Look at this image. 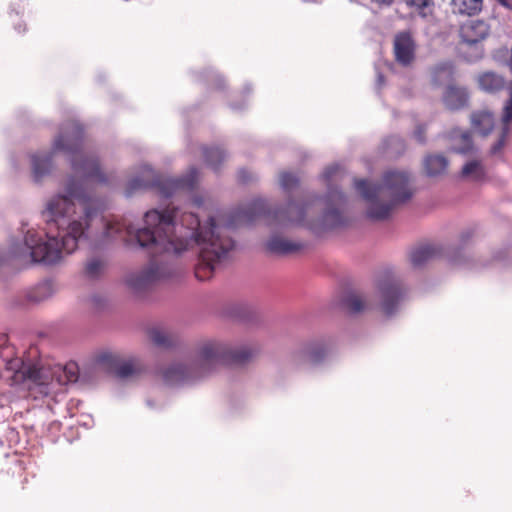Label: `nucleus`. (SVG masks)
I'll return each mask as SVG.
<instances>
[{
	"mask_svg": "<svg viewBox=\"0 0 512 512\" xmlns=\"http://www.w3.org/2000/svg\"><path fill=\"white\" fill-rule=\"evenodd\" d=\"M310 203L289 201L284 207L270 210L264 199H253L245 207L226 214L208 215L202 224L194 212L181 213L178 208L151 209L143 217V227H135L127 218L121 221L101 217L102 230L95 236V245H108L125 235L134 236L141 248L154 253L180 256L191 253L199 258L195 277L208 280L218 262L235 246L230 233L237 227L248 226L257 219L272 228L302 225Z\"/></svg>",
	"mask_w": 512,
	"mask_h": 512,
	"instance_id": "nucleus-1",
	"label": "nucleus"
},
{
	"mask_svg": "<svg viewBox=\"0 0 512 512\" xmlns=\"http://www.w3.org/2000/svg\"><path fill=\"white\" fill-rule=\"evenodd\" d=\"M389 141H393V142H396L397 144H399L400 148H403L404 145H403V141L401 138L399 137H396V136H393L389 139Z\"/></svg>",
	"mask_w": 512,
	"mask_h": 512,
	"instance_id": "nucleus-39",
	"label": "nucleus"
},
{
	"mask_svg": "<svg viewBox=\"0 0 512 512\" xmlns=\"http://www.w3.org/2000/svg\"><path fill=\"white\" fill-rule=\"evenodd\" d=\"M32 167V178L35 183H40L48 176L53 168L51 153H34L30 156Z\"/></svg>",
	"mask_w": 512,
	"mask_h": 512,
	"instance_id": "nucleus-13",
	"label": "nucleus"
},
{
	"mask_svg": "<svg viewBox=\"0 0 512 512\" xmlns=\"http://www.w3.org/2000/svg\"><path fill=\"white\" fill-rule=\"evenodd\" d=\"M501 6L512 10V3L510 0H496Z\"/></svg>",
	"mask_w": 512,
	"mask_h": 512,
	"instance_id": "nucleus-37",
	"label": "nucleus"
},
{
	"mask_svg": "<svg viewBox=\"0 0 512 512\" xmlns=\"http://www.w3.org/2000/svg\"><path fill=\"white\" fill-rule=\"evenodd\" d=\"M490 32L489 23L482 19H470L460 25L459 36L462 43L475 48V54L469 58V61H475L483 57L482 42L489 37Z\"/></svg>",
	"mask_w": 512,
	"mask_h": 512,
	"instance_id": "nucleus-9",
	"label": "nucleus"
},
{
	"mask_svg": "<svg viewBox=\"0 0 512 512\" xmlns=\"http://www.w3.org/2000/svg\"><path fill=\"white\" fill-rule=\"evenodd\" d=\"M151 341L160 347H169L172 345V341L169 337V335L158 328H154L149 333Z\"/></svg>",
	"mask_w": 512,
	"mask_h": 512,
	"instance_id": "nucleus-29",
	"label": "nucleus"
},
{
	"mask_svg": "<svg viewBox=\"0 0 512 512\" xmlns=\"http://www.w3.org/2000/svg\"><path fill=\"white\" fill-rule=\"evenodd\" d=\"M203 155L206 164L214 171H217L226 159L225 151L219 147L204 148Z\"/></svg>",
	"mask_w": 512,
	"mask_h": 512,
	"instance_id": "nucleus-25",
	"label": "nucleus"
},
{
	"mask_svg": "<svg viewBox=\"0 0 512 512\" xmlns=\"http://www.w3.org/2000/svg\"><path fill=\"white\" fill-rule=\"evenodd\" d=\"M253 355L254 350L248 347L234 350L225 343L208 341L198 347L189 367L181 363L172 364L165 369L163 379L170 386L192 383L210 375L222 365L243 364Z\"/></svg>",
	"mask_w": 512,
	"mask_h": 512,
	"instance_id": "nucleus-3",
	"label": "nucleus"
},
{
	"mask_svg": "<svg viewBox=\"0 0 512 512\" xmlns=\"http://www.w3.org/2000/svg\"><path fill=\"white\" fill-rule=\"evenodd\" d=\"M251 92V88L245 87V93L249 94Z\"/></svg>",
	"mask_w": 512,
	"mask_h": 512,
	"instance_id": "nucleus-42",
	"label": "nucleus"
},
{
	"mask_svg": "<svg viewBox=\"0 0 512 512\" xmlns=\"http://www.w3.org/2000/svg\"><path fill=\"white\" fill-rule=\"evenodd\" d=\"M203 203H204V201H203V199H202L201 197H195V198L193 199V206H194L195 208H197V209L202 210ZM204 210H206V208H204V209H203V211H204Z\"/></svg>",
	"mask_w": 512,
	"mask_h": 512,
	"instance_id": "nucleus-36",
	"label": "nucleus"
},
{
	"mask_svg": "<svg viewBox=\"0 0 512 512\" xmlns=\"http://www.w3.org/2000/svg\"><path fill=\"white\" fill-rule=\"evenodd\" d=\"M340 174H342V171L338 164L327 167L322 174L323 180L328 185L327 193L323 199L325 211L319 223L309 225V229L317 235L345 224V218L342 212L346 207L347 198L338 187L330 184L331 181L337 180Z\"/></svg>",
	"mask_w": 512,
	"mask_h": 512,
	"instance_id": "nucleus-6",
	"label": "nucleus"
},
{
	"mask_svg": "<svg viewBox=\"0 0 512 512\" xmlns=\"http://www.w3.org/2000/svg\"><path fill=\"white\" fill-rule=\"evenodd\" d=\"M416 41L410 31H399L393 40L395 61L403 67L410 66L416 58Z\"/></svg>",
	"mask_w": 512,
	"mask_h": 512,
	"instance_id": "nucleus-11",
	"label": "nucleus"
},
{
	"mask_svg": "<svg viewBox=\"0 0 512 512\" xmlns=\"http://www.w3.org/2000/svg\"><path fill=\"white\" fill-rule=\"evenodd\" d=\"M78 366L70 362L64 366L52 367L36 365L30 366L25 371L26 378L31 381L29 389L42 396H48L57 391L58 387L74 383L78 379Z\"/></svg>",
	"mask_w": 512,
	"mask_h": 512,
	"instance_id": "nucleus-7",
	"label": "nucleus"
},
{
	"mask_svg": "<svg viewBox=\"0 0 512 512\" xmlns=\"http://www.w3.org/2000/svg\"><path fill=\"white\" fill-rule=\"evenodd\" d=\"M384 85V76L382 73H377V87L380 89Z\"/></svg>",
	"mask_w": 512,
	"mask_h": 512,
	"instance_id": "nucleus-38",
	"label": "nucleus"
},
{
	"mask_svg": "<svg viewBox=\"0 0 512 512\" xmlns=\"http://www.w3.org/2000/svg\"><path fill=\"white\" fill-rule=\"evenodd\" d=\"M299 185V179L297 176L289 173L283 172L280 175V186L281 189L285 192H290L293 189L297 188Z\"/></svg>",
	"mask_w": 512,
	"mask_h": 512,
	"instance_id": "nucleus-31",
	"label": "nucleus"
},
{
	"mask_svg": "<svg viewBox=\"0 0 512 512\" xmlns=\"http://www.w3.org/2000/svg\"><path fill=\"white\" fill-rule=\"evenodd\" d=\"M448 165V159L442 154H431L424 159V169L429 177L444 174L447 171Z\"/></svg>",
	"mask_w": 512,
	"mask_h": 512,
	"instance_id": "nucleus-19",
	"label": "nucleus"
},
{
	"mask_svg": "<svg viewBox=\"0 0 512 512\" xmlns=\"http://www.w3.org/2000/svg\"><path fill=\"white\" fill-rule=\"evenodd\" d=\"M405 4L423 19L432 16L435 8L434 0H405Z\"/></svg>",
	"mask_w": 512,
	"mask_h": 512,
	"instance_id": "nucleus-24",
	"label": "nucleus"
},
{
	"mask_svg": "<svg viewBox=\"0 0 512 512\" xmlns=\"http://www.w3.org/2000/svg\"><path fill=\"white\" fill-rule=\"evenodd\" d=\"M170 276L171 269L166 264L151 262L147 268L126 275L124 283L134 294H140L154 282Z\"/></svg>",
	"mask_w": 512,
	"mask_h": 512,
	"instance_id": "nucleus-8",
	"label": "nucleus"
},
{
	"mask_svg": "<svg viewBox=\"0 0 512 512\" xmlns=\"http://www.w3.org/2000/svg\"><path fill=\"white\" fill-rule=\"evenodd\" d=\"M107 268V258L94 255L86 260L83 268V276L88 280H99L106 274Z\"/></svg>",
	"mask_w": 512,
	"mask_h": 512,
	"instance_id": "nucleus-15",
	"label": "nucleus"
},
{
	"mask_svg": "<svg viewBox=\"0 0 512 512\" xmlns=\"http://www.w3.org/2000/svg\"><path fill=\"white\" fill-rule=\"evenodd\" d=\"M502 122H503V128H502L500 137L497 140V142L490 149V153L492 155H496L502 150V148L505 145V141L508 136V133H509L508 124L512 122V91L510 94V98L504 107V113L502 115Z\"/></svg>",
	"mask_w": 512,
	"mask_h": 512,
	"instance_id": "nucleus-20",
	"label": "nucleus"
},
{
	"mask_svg": "<svg viewBox=\"0 0 512 512\" xmlns=\"http://www.w3.org/2000/svg\"><path fill=\"white\" fill-rule=\"evenodd\" d=\"M463 177L471 178L475 181H480L485 177V171L482 164L477 160L467 162L461 171Z\"/></svg>",
	"mask_w": 512,
	"mask_h": 512,
	"instance_id": "nucleus-28",
	"label": "nucleus"
},
{
	"mask_svg": "<svg viewBox=\"0 0 512 512\" xmlns=\"http://www.w3.org/2000/svg\"><path fill=\"white\" fill-rule=\"evenodd\" d=\"M395 0H371V2L379 5L389 7L394 3Z\"/></svg>",
	"mask_w": 512,
	"mask_h": 512,
	"instance_id": "nucleus-35",
	"label": "nucleus"
},
{
	"mask_svg": "<svg viewBox=\"0 0 512 512\" xmlns=\"http://www.w3.org/2000/svg\"><path fill=\"white\" fill-rule=\"evenodd\" d=\"M306 355L312 364H318L326 356V349L320 344H315L307 349Z\"/></svg>",
	"mask_w": 512,
	"mask_h": 512,
	"instance_id": "nucleus-30",
	"label": "nucleus"
},
{
	"mask_svg": "<svg viewBox=\"0 0 512 512\" xmlns=\"http://www.w3.org/2000/svg\"><path fill=\"white\" fill-rule=\"evenodd\" d=\"M424 134H425V126H422V125L418 126L414 132V136L420 144H424L426 142Z\"/></svg>",
	"mask_w": 512,
	"mask_h": 512,
	"instance_id": "nucleus-33",
	"label": "nucleus"
},
{
	"mask_svg": "<svg viewBox=\"0 0 512 512\" xmlns=\"http://www.w3.org/2000/svg\"><path fill=\"white\" fill-rule=\"evenodd\" d=\"M116 373L120 378L131 376L135 373L134 365L131 362H123L117 367Z\"/></svg>",
	"mask_w": 512,
	"mask_h": 512,
	"instance_id": "nucleus-32",
	"label": "nucleus"
},
{
	"mask_svg": "<svg viewBox=\"0 0 512 512\" xmlns=\"http://www.w3.org/2000/svg\"><path fill=\"white\" fill-rule=\"evenodd\" d=\"M214 76L216 77L217 82H219L217 84V88H221V83H223V79H221V77L218 74H214Z\"/></svg>",
	"mask_w": 512,
	"mask_h": 512,
	"instance_id": "nucleus-40",
	"label": "nucleus"
},
{
	"mask_svg": "<svg viewBox=\"0 0 512 512\" xmlns=\"http://www.w3.org/2000/svg\"><path fill=\"white\" fill-rule=\"evenodd\" d=\"M15 29L18 31V33H21L20 27H15Z\"/></svg>",
	"mask_w": 512,
	"mask_h": 512,
	"instance_id": "nucleus-43",
	"label": "nucleus"
},
{
	"mask_svg": "<svg viewBox=\"0 0 512 512\" xmlns=\"http://www.w3.org/2000/svg\"><path fill=\"white\" fill-rule=\"evenodd\" d=\"M378 291L381 298V308L387 317L393 316L406 298V292L394 278L379 281Z\"/></svg>",
	"mask_w": 512,
	"mask_h": 512,
	"instance_id": "nucleus-10",
	"label": "nucleus"
},
{
	"mask_svg": "<svg viewBox=\"0 0 512 512\" xmlns=\"http://www.w3.org/2000/svg\"><path fill=\"white\" fill-rule=\"evenodd\" d=\"M452 138L459 142L452 148L455 153L467 155L474 151V145L470 132L466 131L463 133H458V131L454 130L452 132Z\"/></svg>",
	"mask_w": 512,
	"mask_h": 512,
	"instance_id": "nucleus-23",
	"label": "nucleus"
},
{
	"mask_svg": "<svg viewBox=\"0 0 512 512\" xmlns=\"http://www.w3.org/2000/svg\"><path fill=\"white\" fill-rule=\"evenodd\" d=\"M354 188L368 204L367 217L374 221L386 220L395 206L406 203L413 195L410 175L405 171L386 172L382 184L355 179Z\"/></svg>",
	"mask_w": 512,
	"mask_h": 512,
	"instance_id": "nucleus-4",
	"label": "nucleus"
},
{
	"mask_svg": "<svg viewBox=\"0 0 512 512\" xmlns=\"http://www.w3.org/2000/svg\"><path fill=\"white\" fill-rule=\"evenodd\" d=\"M436 254V249L431 246L419 247L411 252L410 260L414 267H421Z\"/></svg>",
	"mask_w": 512,
	"mask_h": 512,
	"instance_id": "nucleus-26",
	"label": "nucleus"
},
{
	"mask_svg": "<svg viewBox=\"0 0 512 512\" xmlns=\"http://www.w3.org/2000/svg\"><path fill=\"white\" fill-rule=\"evenodd\" d=\"M341 305L347 313L354 315L362 312L365 309L363 299L354 292H349L341 301Z\"/></svg>",
	"mask_w": 512,
	"mask_h": 512,
	"instance_id": "nucleus-27",
	"label": "nucleus"
},
{
	"mask_svg": "<svg viewBox=\"0 0 512 512\" xmlns=\"http://www.w3.org/2000/svg\"><path fill=\"white\" fill-rule=\"evenodd\" d=\"M474 129L481 135H488L494 127V116L488 111L475 112L471 116Z\"/></svg>",
	"mask_w": 512,
	"mask_h": 512,
	"instance_id": "nucleus-21",
	"label": "nucleus"
},
{
	"mask_svg": "<svg viewBox=\"0 0 512 512\" xmlns=\"http://www.w3.org/2000/svg\"><path fill=\"white\" fill-rule=\"evenodd\" d=\"M56 287L51 280H44L25 291V298L30 304H40L54 296Z\"/></svg>",
	"mask_w": 512,
	"mask_h": 512,
	"instance_id": "nucleus-14",
	"label": "nucleus"
},
{
	"mask_svg": "<svg viewBox=\"0 0 512 512\" xmlns=\"http://www.w3.org/2000/svg\"><path fill=\"white\" fill-rule=\"evenodd\" d=\"M478 84L486 93L495 94L505 88L506 81L503 76L487 71L478 76Z\"/></svg>",
	"mask_w": 512,
	"mask_h": 512,
	"instance_id": "nucleus-16",
	"label": "nucleus"
},
{
	"mask_svg": "<svg viewBox=\"0 0 512 512\" xmlns=\"http://www.w3.org/2000/svg\"><path fill=\"white\" fill-rule=\"evenodd\" d=\"M443 101L450 110H458L468 103V93L463 88L449 86L444 94Z\"/></svg>",
	"mask_w": 512,
	"mask_h": 512,
	"instance_id": "nucleus-18",
	"label": "nucleus"
},
{
	"mask_svg": "<svg viewBox=\"0 0 512 512\" xmlns=\"http://www.w3.org/2000/svg\"><path fill=\"white\" fill-rule=\"evenodd\" d=\"M83 138V127L72 121L62 125L53 142L52 150L65 153L73 171L64 191L51 197L42 211L46 222L56 226L58 236L47 235L43 241L36 230L22 223L21 239L11 241L8 254H0V262L16 258L23 263L53 265L62 259L63 253H74L80 243L89 239L91 222L105 209L103 202L91 193V186L106 185L108 178L101 171L98 159L82 151Z\"/></svg>",
	"mask_w": 512,
	"mask_h": 512,
	"instance_id": "nucleus-2",
	"label": "nucleus"
},
{
	"mask_svg": "<svg viewBox=\"0 0 512 512\" xmlns=\"http://www.w3.org/2000/svg\"><path fill=\"white\" fill-rule=\"evenodd\" d=\"M237 177H238V181L241 183H247L251 179L249 172L245 169H240L238 171Z\"/></svg>",
	"mask_w": 512,
	"mask_h": 512,
	"instance_id": "nucleus-34",
	"label": "nucleus"
},
{
	"mask_svg": "<svg viewBox=\"0 0 512 512\" xmlns=\"http://www.w3.org/2000/svg\"><path fill=\"white\" fill-rule=\"evenodd\" d=\"M199 179V171L191 167L188 173L179 178H163L150 166L143 165L127 184L125 196L130 197L136 192L153 190L162 198H169L179 191L191 192Z\"/></svg>",
	"mask_w": 512,
	"mask_h": 512,
	"instance_id": "nucleus-5",
	"label": "nucleus"
},
{
	"mask_svg": "<svg viewBox=\"0 0 512 512\" xmlns=\"http://www.w3.org/2000/svg\"><path fill=\"white\" fill-rule=\"evenodd\" d=\"M241 108H242V106H239V105H236V104H231V109L232 110L237 111V110H240Z\"/></svg>",
	"mask_w": 512,
	"mask_h": 512,
	"instance_id": "nucleus-41",
	"label": "nucleus"
},
{
	"mask_svg": "<svg viewBox=\"0 0 512 512\" xmlns=\"http://www.w3.org/2000/svg\"><path fill=\"white\" fill-rule=\"evenodd\" d=\"M305 245L302 242L290 241L279 236H272L266 242V248L270 254L276 256H287L303 250Z\"/></svg>",
	"mask_w": 512,
	"mask_h": 512,
	"instance_id": "nucleus-12",
	"label": "nucleus"
},
{
	"mask_svg": "<svg viewBox=\"0 0 512 512\" xmlns=\"http://www.w3.org/2000/svg\"><path fill=\"white\" fill-rule=\"evenodd\" d=\"M450 7L455 15L475 16L482 11L483 0H451Z\"/></svg>",
	"mask_w": 512,
	"mask_h": 512,
	"instance_id": "nucleus-17",
	"label": "nucleus"
},
{
	"mask_svg": "<svg viewBox=\"0 0 512 512\" xmlns=\"http://www.w3.org/2000/svg\"><path fill=\"white\" fill-rule=\"evenodd\" d=\"M454 74V66L452 62H442L436 65L432 71V81L435 85H441L452 79Z\"/></svg>",
	"mask_w": 512,
	"mask_h": 512,
	"instance_id": "nucleus-22",
	"label": "nucleus"
}]
</instances>
